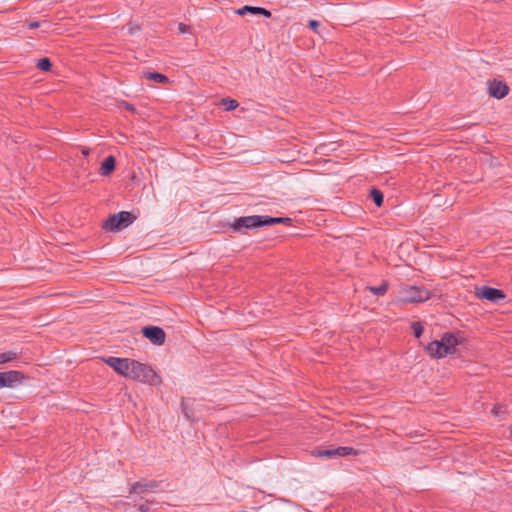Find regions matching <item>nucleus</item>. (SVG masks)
<instances>
[{"instance_id": "5701e85b", "label": "nucleus", "mask_w": 512, "mask_h": 512, "mask_svg": "<svg viewBox=\"0 0 512 512\" xmlns=\"http://www.w3.org/2000/svg\"><path fill=\"white\" fill-rule=\"evenodd\" d=\"M18 354L13 351H7L4 353H0V364L13 361L17 358Z\"/></svg>"}, {"instance_id": "7ed1b4c3", "label": "nucleus", "mask_w": 512, "mask_h": 512, "mask_svg": "<svg viewBox=\"0 0 512 512\" xmlns=\"http://www.w3.org/2000/svg\"><path fill=\"white\" fill-rule=\"evenodd\" d=\"M430 297L431 292L420 286L404 285L399 291V301L403 303H422Z\"/></svg>"}, {"instance_id": "f03ea898", "label": "nucleus", "mask_w": 512, "mask_h": 512, "mask_svg": "<svg viewBox=\"0 0 512 512\" xmlns=\"http://www.w3.org/2000/svg\"><path fill=\"white\" fill-rule=\"evenodd\" d=\"M127 378L149 385H157L161 382L157 373L147 364L131 359Z\"/></svg>"}, {"instance_id": "9b49d317", "label": "nucleus", "mask_w": 512, "mask_h": 512, "mask_svg": "<svg viewBox=\"0 0 512 512\" xmlns=\"http://www.w3.org/2000/svg\"><path fill=\"white\" fill-rule=\"evenodd\" d=\"M488 93L491 97L502 99L509 93L508 85L499 80H492L488 82Z\"/></svg>"}, {"instance_id": "ddd939ff", "label": "nucleus", "mask_w": 512, "mask_h": 512, "mask_svg": "<svg viewBox=\"0 0 512 512\" xmlns=\"http://www.w3.org/2000/svg\"><path fill=\"white\" fill-rule=\"evenodd\" d=\"M115 167H116V159L114 156L109 155L101 163L99 173L102 176H108L115 170Z\"/></svg>"}, {"instance_id": "f3484780", "label": "nucleus", "mask_w": 512, "mask_h": 512, "mask_svg": "<svg viewBox=\"0 0 512 512\" xmlns=\"http://www.w3.org/2000/svg\"><path fill=\"white\" fill-rule=\"evenodd\" d=\"M370 198L375 203L377 207H381L384 202V195L381 190L377 188H373L370 191Z\"/></svg>"}, {"instance_id": "4be33fe9", "label": "nucleus", "mask_w": 512, "mask_h": 512, "mask_svg": "<svg viewBox=\"0 0 512 512\" xmlns=\"http://www.w3.org/2000/svg\"><path fill=\"white\" fill-rule=\"evenodd\" d=\"M222 105L226 111H233L238 107L239 103L234 99L224 98L222 99Z\"/></svg>"}, {"instance_id": "393cba45", "label": "nucleus", "mask_w": 512, "mask_h": 512, "mask_svg": "<svg viewBox=\"0 0 512 512\" xmlns=\"http://www.w3.org/2000/svg\"><path fill=\"white\" fill-rule=\"evenodd\" d=\"M308 27L313 30L314 32H318V28L320 27V22L317 20H309Z\"/></svg>"}, {"instance_id": "f8f14e48", "label": "nucleus", "mask_w": 512, "mask_h": 512, "mask_svg": "<svg viewBox=\"0 0 512 512\" xmlns=\"http://www.w3.org/2000/svg\"><path fill=\"white\" fill-rule=\"evenodd\" d=\"M248 13L252 14V15H262L266 18H270L272 15V13L269 10L262 8V7H256V6L245 5L242 8L236 10V14H238L240 16H244Z\"/></svg>"}, {"instance_id": "4468645a", "label": "nucleus", "mask_w": 512, "mask_h": 512, "mask_svg": "<svg viewBox=\"0 0 512 512\" xmlns=\"http://www.w3.org/2000/svg\"><path fill=\"white\" fill-rule=\"evenodd\" d=\"M263 226H272L276 224L291 225L292 219L289 217H272L268 215H262Z\"/></svg>"}, {"instance_id": "6e6552de", "label": "nucleus", "mask_w": 512, "mask_h": 512, "mask_svg": "<svg viewBox=\"0 0 512 512\" xmlns=\"http://www.w3.org/2000/svg\"><path fill=\"white\" fill-rule=\"evenodd\" d=\"M142 334L154 345H162L165 342V331L158 326H147L142 329Z\"/></svg>"}, {"instance_id": "dca6fc26", "label": "nucleus", "mask_w": 512, "mask_h": 512, "mask_svg": "<svg viewBox=\"0 0 512 512\" xmlns=\"http://www.w3.org/2000/svg\"><path fill=\"white\" fill-rule=\"evenodd\" d=\"M144 77L146 79L153 80L157 83L164 84V83L169 82V78L166 75L158 73V72H146V73H144Z\"/></svg>"}, {"instance_id": "2eb2a0df", "label": "nucleus", "mask_w": 512, "mask_h": 512, "mask_svg": "<svg viewBox=\"0 0 512 512\" xmlns=\"http://www.w3.org/2000/svg\"><path fill=\"white\" fill-rule=\"evenodd\" d=\"M190 402H194L192 399L185 400L182 398L181 401V409L182 412L187 420L193 421L194 420V413L192 408L190 407Z\"/></svg>"}, {"instance_id": "0eeeda50", "label": "nucleus", "mask_w": 512, "mask_h": 512, "mask_svg": "<svg viewBox=\"0 0 512 512\" xmlns=\"http://www.w3.org/2000/svg\"><path fill=\"white\" fill-rule=\"evenodd\" d=\"M476 296L493 303H499L506 298L505 293L497 288L482 286L476 289Z\"/></svg>"}, {"instance_id": "a878e982", "label": "nucleus", "mask_w": 512, "mask_h": 512, "mask_svg": "<svg viewBox=\"0 0 512 512\" xmlns=\"http://www.w3.org/2000/svg\"><path fill=\"white\" fill-rule=\"evenodd\" d=\"M191 31V28L189 25H186L184 23H179L178 24V32L181 33V34H185V33H190Z\"/></svg>"}, {"instance_id": "6ab92c4d", "label": "nucleus", "mask_w": 512, "mask_h": 512, "mask_svg": "<svg viewBox=\"0 0 512 512\" xmlns=\"http://www.w3.org/2000/svg\"><path fill=\"white\" fill-rule=\"evenodd\" d=\"M314 455L319 458H333L336 457L335 448L318 450Z\"/></svg>"}, {"instance_id": "1a4fd4ad", "label": "nucleus", "mask_w": 512, "mask_h": 512, "mask_svg": "<svg viewBox=\"0 0 512 512\" xmlns=\"http://www.w3.org/2000/svg\"><path fill=\"white\" fill-rule=\"evenodd\" d=\"M160 486L157 480L141 479L131 484L129 488L130 494H142L148 491H155Z\"/></svg>"}, {"instance_id": "bb28decb", "label": "nucleus", "mask_w": 512, "mask_h": 512, "mask_svg": "<svg viewBox=\"0 0 512 512\" xmlns=\"http://www.w3.org/2000/svg\"><path fill=\"white\" fill-rule=\"evenodd\" d=\"M151 502H152V501L147 500L145 504H140V505L138 506V510H139L140 512H148V511H149V509H150V507H149V503H151Z\"/></svg>"}, {"instance_id": "9d476101", "label": "nucleus", "mask_w": 512, "mask_h": 512, "mask_svg": "<svg viewBox=\"0 0 512 512\" xmlns=\"http://www.w3.org/2000/svg\"><path fill=\"white\" fill-rule=\"evenodd\" d=\"M106 364L112 367L118 374L127 377L129 372V366L131 363V359L129 358H118V357H108L105 360Z\"/></svg>"}, {"instance_id": "412c9836", "label": "nucleus", "mask_w": 512, "mask_h": 512, "mask_svg": "<svg viewBox=\"0 0 512 512\" xmlns=\"http://www.w3.org/2000/svg\"><path fill=\"white\" fill-rule=\"evenodd\" d=\"M370 291L376 296H383L388 290V283L383 282L379 286L369 287Z\"/></svg>"}, {"instance_id": "a211bd4d", "label": "nucleus", "mask_w": 512, "mask_h": 512, "mask_svg": "<svg viewBox=\"0 0 512 512\" xmlns=\"http://www.w3.org/2000/svg\"><path fill=\"white\" fill-rule=\"evenodd\" d=\"M335 453H336V457H346V456H350V455H357V451L354 448L348 447V446H341V447L335 448Z\"/></svg>"}, {"instance_id": "20e7f679", "label": "nucleus", "mask_w": 512, "mask_h": 512, "mask_svg": "<svg viewBox=\"0 0 512 512\" xmlns=\"http://www.w3.org/2000/svg\"><path fill=\"white\" fill-rule=\"evenodd\" d=\"M135 219L136 217L131 212L121 211L111 215L103 223V229L107 231H120L132 224Z\"/></svg>"}, {"instance_id": "aec40b11", "label": "nucleus", "mask_w": 512, "mask_h": 512, "mask_svg": "<svg viewBox=\"0 0 512 512\" xmlns=\"http://www.w3.org/2000/svg\"><path fill=\"white\" fill-rule=\"evenodd\" d=\"M36 67L42 71H50L52 68V62L49 58H41L38 60Z\"/></svg>"}, {"instance_id": "c85d7f7f", "label": "nucleus", "mask_w": 512, "mask_h": 512, "mask_svg": "<svg viewBox=\"0 0 512 512\" xmlns=\"http://www.w3.org/2000/svg\"><path fill=\"white\" fill-rule=\"evenodd\" d=\"M124 107L126 110L132 112V113H135L136 112V108L134 107V105L128 103V102H124Z\"/></svg>"}, {"instance_id": "39448f33", "label": "nucleus", "mask_w": 512, "mask_h": 512, "mask_svg": "<svg viewBox=\"0 0 512 512\" xmlns=\"http://www.w3.org/2000/svg\"><path fill=\"white\" fill-rule=\"evenodd\" d=\"M228 225L236 233H246L247 230L263 227L262 215L235 218V220Z\"/></svg>"}, {"instance_id": "c756f323", "label": "nucleus", "mask_w": 512, "mask_h": 512, "mask_svg": "<svg viewBox=\"0 0 512 512\" xmlns=\"http://www.w3.org/2000/svg\"><path fill=\"white\" fill-rule=\"evenodd\" d=\"M82 153H83L84 156H88L89 155V150L88 149H84L82 151Z\"/></svg>"}, {"instance_id": "423d86ee", "label": "nucleus", "mask_w": 512, "mask_h": 512, "mask_svg": "<svg viewBox=\"0 0 512 512\" xmlns=\"http://www.w3.org/2000/svg\"><path fill=\"white\" fill-rule=\"evenodd\" d=\"M26 379H28V376L18 370L0 372V389L13 388L16 385L23 383Z\"/></svg>"}, {"instance_id": "f257e3e1", "label": "nucleus", "mask_w": 512, "mask_h": 512, "mask_svg": "<svg viewBox=\"0 0 512 512\" xmlns=\"http://www.w3.org/2000/svg\"><path fill=\"white\" fill-rule=\"evenodd\" d=\"M464 338L460 333L446 332L440 340L431 341L426 346V352L433 358L440 359L456 353V346L462 344Z\"/></svg>"}, {"instance_id": "cd10ccee", "label": "nucleus", "mask_w": 512, "mask_h": 512, "mask_svg": "<svg viewBox=\"0 0 512 512\" xmlns=\"http://www.w3.org/2000/svg\"><path fill=\"white\" fill-rule=\"evenodd\" d=\"M42 25V22L40 21H31L27 24L29 29H36L39 28Z\"/></svg>"}, {"instance_id": "b1692460", "label": "nucleus", "mask_w": 512, "mask_h": 512, "mask_svg": "<svg viewBox=\"0 0 512 512\" xmlns=\"http://www.w3.org/2000/svg\"><path fill=\"white\" fill-rule=\"evenodd\" d=\"M411 328L413 330V334L416 338H420L423 333V327L420 322H412Z\"/></svg>"}]
</instances>
